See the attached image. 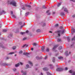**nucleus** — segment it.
Listing matches in <instances>:
<instances>
[{
  "mask_svg": "<svg viewBox=\"0 0 75 75\" xmlns=\"http://www.w3.org/2000/svg\"><path fill=\"white\" fill-rule=\"evenodd\" d=\"M57 33L58 34L57 36H56V38H59V37H60V34H64V30H59L57 31Z\"/></svg>",
  "mask_w": 75,
  "mask_h": 75,
  "instance_id": "f257e3e1",
  "label": "nucleus"
},
{
  "mask_svg": "<svg viewBox=\"0 0 75 75\" xmlns=\"http://www.w3.org/2000/svg\"><path fill=\"white\" fill-rule=\"evenodd\" d=\"M10 4H12V5H13V6L16 7L17 4L14 1H13L10 3Z\"/></svg>",
  "mask_w": 75,
  "mask_h": 75,
  "instance_id": "f03ea898",
  "label": "nucleus"
},
{
  "mask_svg": "<svg viewBox=\"0 0 75 75\" xmlns=\"http://www.w3.org/2000/svg\"><path fill=\"white\" fill-rule=\"evenodd\" d=\"M62 10H63L64 11H65L66 13H68V11L67 8L65 7H63L62 8Z\"/></svg>",
  "mask_w": 75,
  "mask_h": 75,
  "instance_id": "7ed1b4c3",
  "label": "nucleus"
},
{
  "mask_svg": "<svg viewBox=\"0 0 75 75\" xmlns=\"http://www.w3.org/2000/svg\"><path fill=\"white\" fill-rule=\"evenodd\" d=\"M56 71L59 72V71H63V69H62V68H58L56 69Z\"/></svg>",
  "mask_w": 75,
  "mask_h": 75,
  "instance_id": "20e7f679",
  "label": "nucleus"
},
{
  "mask_svg": "<svg viewBox=\"0 0 75 75\" xmlns=\"http://www.w3.org/2000/svg\"><path fill=\"white\" fill-rule=\"evenodd\" d=\"M69 72L70 73H71V74L72 73V75H75V71H73L71 70H70L69 71Z\"/></svg>",
  "mask_w": 75,
  "mask_h": 75,
  "instance_id": "39448f33",
  "label": "nucleus"
},
{
  "mask_svg": "<svg viewBox=\"0 0 75 75\" xmlns=\"http://www.w3.org/2000/svg\"><path fill=\"white\" fill-rule=\"evenodd\" d=\"M71 54V52H69V54L68 53V51H66L65 52V55L66 56V57H67V56H68L69 55V54Z\"/></svg>",
  "mask_w": 75,
  "mask_h": 75,
  "instance_id": "423d86ee",
  "label": "nucleus"
},
{
  "mask_svg": "<svg viewBox=\"0 0 75 75\" xmlns=\"http://www.w3.org/2000/svg\"><path fill=\"white\" fill-rule=\"evenodd\" d=\"M21 72L22 73H23L22 75H26V72H25V71H23V70L21 71Z\"/></svg>",
  "mask_w": 75,
  "mask_h": 75,
  "instance_id": "0eeeda50",
  "label": "nucleus"
},
{
  "mask_svg": "<svg viewBox=\"0 0 75 75\" xmlns=\"http://www.w3.org/2000/svg\"><path fill=\"white\" fill-rule=\"evenodd\" d=\"M71 32L72 33H75V28H71Z\"/></svg>",
  "mask_w": 75,
  "mask_h": 75,
  "instance_id": "6e6552de",
  "label": "nucleus"
},
{
  "mask_svg": "<svg viewBox=\"0 0 75 75\" xmlns=\"http://www.w3.org/2000/svg\"><path fill=\"white\" fill-rule=\"evenodd\" d=\"M58 47V45H57L54 46L52 49V50H54L56 48Z\"/></svg>",
  "mask_w": 75,
  "mask_h": 75,
  "instance_id": "1a4fd4ad",
  "label": "nucleus"
},
{
  "mask_svg": "<svg viewBox=\"0 0 75 75\" xmlns=\"http://www.w3.org/2000/svg\"><path fill=\"white\" fill-rule=\"evenodd\" d=\"M6 13V12L4 11H2L0 13V14L1 15L2 14H5Z\"/></svg>",
  "mask_w": 75,
  "mask_h": 75,
  "instance_id": "9d476101",
  "label": "nucleus"
},
{
  "mask_svg": "<svg viewBox=\"0 0 75 75\" xmlns=\"http://www.w3.org/2000/svg\"><path fill=\"white\" fill-rule=\"evenodd\" d=\"M43 71H48V68L46 67L44 68H43Z\"/></svg>",
  "mask_w": 75,
  "mask_h": 75,
  "instance_id": "9b49d317",
  "label": "nucleus"
},
{
  "mask_svg": "<svg viewBox=\"0 0 75 75\" xmlns=\"http://www.w3.org/2000/svg\"><path fill=\"white\" fill-rule=\"evenodd\" d=\"M23 54L26 56H28L29 55V53H27L26 52H24L23 53Z\"/></svg>",
  "mask_w": 75,
  "mask_h": 75,
  "instance_id": "f8f14e48",
  "label": "nucleus"
},
{
  "mask_svg": "<svg viewBox=\"0 0 75 75\" xmlns=\"http://www.w3.org/2000/svg\"><path fill=\"white\" fill-rule=\"evenodd\" d=\"M25 6H26L27 7H28V8H31V6L29 5H25Z\"/></svg>",
  "mask_w": 75,
  "mask_h": 75,
  "instance_id": "ddd939ff",
  "label": "nucleus"
},
{
  "mask_svg": "<svg viewBox=\"0 0 75 75\" xmlns=\"http://www.w3.org/2000/svg\"><path fill=\"white\" fill-rule=\"evenodd\" d=\"M45 48V47L44 46H43L42 47V51H44V49Z\"/></svg>",
  "mask_w": 75,
  "mask_h": 75,
  "instance_id": "4468645a",
  "label": "nucleus"
},
{
  "mask_svg": "<svg viewBox=\"0 0 75 75\" xmlns=\"http://www.w3.org/2000/svg\"><path fill=\"white\" fill-rule=\"evenodd\" d=\"M29 64H30L31 66H33V63L29 61Z\"/></svg>",
  "mask_w": 75,
  "mask_h": 75,
  "instance_id": "2eb2a0df",
  "label": "nucleus"
},
{
  "mask_svg": "<svg viewBox=\"0 0 75 75\" xmlns=\"http://www.w3.org/2000/svg\"><path fill=\"white\" fill-rule=\"evenodd\" d=\"M0 46L1 47H2V48H4V46H3V45L1 43H0Z\"/></svg>",
  "mask_w": 75,
  "mask_h": 75,
  "instance_id": "dca6fc26",
  "label": "nucleus"
},
{
  "mask_svg": "<svg viewBox=\"0 0 75 75\" xmlns=\"http://www.w3.org/2000/svg\"><path fill=\"white\" fill-rule=\"evenodd\" d=\"M28 46L26 44H25V45H24L22 47L23 48H24V47H27Z\"/></svg>",
  "mask_w": 75,
  "mask_h": 75,
  "instance_id": "f3484780",
  "label": "nucleus"
},
{
  "mask_svg": "<svg viewBox=\"0 0 75 75\" xmlns=\"http://www.w3.org/2000/svg\"><path fill=\"white\" fill-rule=\"evenodd\" d=\"M19 65H20V63H18L15 66L16 67H19Z\"/></svg>",
  "mask_w": 75,
  "mask_h": 75,
  "instance_id": "a211bd4d",
  "label": "nucleus"
},
{
  "mask_svg": "<svg viewBox=\"0 0 75 75\" xmlns=\"http://www.w3.org/2000/svg\"><path fill=\"white\" fill-rule=\"evenodd\" d=\"M12 17H13V18H16V16L14 15H13Z\"/></svg>",
  "mask_w": 75,
  "mask_h": 75,
  "instance_id": "6ab92c4d",
  "label": "nucleus"
},
{
  "mask_svg": "<svg viewBox=\"0 0 75 75\" xmlns=\"http://www.w3.org/2000/svg\"><path fill=\"white\" fill-rule=\"evenodd\" d=\"M11 37H12V34H10L8 36L9 38H11Z\"/></svg>",
  "mask_w": 75,
  "mask_h": 75,
  "instance_id": "aec40b11",
  "label": "nucleus"
},
{
  "mask_svg": "<svg viewBox=\"0 0 75 75\" xmlns=\"http://www.w3.org/2000/svg\"><path fill=\"white\" fill-rule=\"evenodd\" d=\"M14 54V52H11L9 54H8V55H12V54Z\"/></svg>",
  "mask_w": 75,
  "mask_h": 75,
  "instance_id": "412c9836",
  "label": "nucleus"
},
{
  "mask_svg": "<svg viewBox=\"0 0 75 75\" xmlns=\"http://www.w3.org/2000/svg\"><path fill=\"white\" fill-rule=\"evenodd\" d=\"M38 45V44L37 43H34L33 44V46H36V45Z\"/></svg>",
  "mask_w": 75,
  "mask_h": 75,
  "instance_id": "4be33fe9",
  "label": "nucleus"
},
{
  "mask_svg": "<svg viewBox=\"0 0 75 75\" xmlns=\"http://www.w3.org/2000/svg\"><path fill=\"white\" fill-rule=\"evenodd\" d=\"M61 5V3H59L57 4V7H59Z\"/></svg>",
  "mask_w": 75,
  "mask_h": 75,
  "instance_id": "5701e85b",
  "label": "nucleus"
},
{
  "mask_svg": "<svg viewBox=\"0 0 75 75\" xmlns=\"http://www.w3.org/2000/svg\"><path fill=\"white\" fill-rule=\"evenodd\" d=\"M58 58L59 59H62V58H63V57H58Z\"/></svg>",
  "mask_w": 75,
  "mask_h": 75,
  "instance_id": "b1692460",
  "label": "nucleus"
},
{
  "mask_svg": "<svg viewBox=\"0 0 75 75\" xmlns=\"http://www.w3.org/2000/svg\"><path fill=\"white\" fill-rule=\"evenodd\" d=\"M47 75H52L49 72H47L46 73Z\"/></svg>",
  "mask_w": 75,
  "mask_h": 75,
  "instance_id": "393cba45",
  "label": "nucleus"
},
{
  "mask_svg": "<svg viewBox=\"0 0 75 75\" xmlns=\"http://www.w3.org/2000/svg\"><path fill=\"white\" fill-rule=\"evenodd\" d=\"M55 57H53V62H55Z\"/></svg>",
  "mask_w": 75,
  "mask_h": 75,
  "instance_id": "a878e982",
  "label": "nucleus"
},
{
  "mask_svg": "<svg viewBox=\"0 0 75 75\" xmlns=\"http://www.w3.org/2000/svg\"><path fill=\"white\" fill-rule=\"evenodd\" d=\"M67 40L69 42H70V39L69 37H68L67 38Z\"/></svg>",
  "mask_w": 75,
  "mask_h": 75,
  "instance_id": "bb28decb",
  "label": "nucleus"
},
{
  "mask_svg": "<svg viewBox=\"0 0 75 75\" xmlns=\"http://www.w3.org/2000/svg\"><path fill=\"white\" fill-rule=\"evenodd\" d=\"M42 8H44V9H46V8H47V7L45 6L44 5L42 7Z\"/></svg>",
  "mask_w": 75,
  "mask_h": 75,
  "instance_id": "cd10ccee",
  "label": "nucleus"
},
{
  "mask_svg": "<svg viewBox=\"0 0 75 75\" xmlns=\"http://www.w3.org/2000/svg\"><path fill=\"white\" fill-rule=\"evenodd\" d=\"M61 14L62 15V16H64L65 15V14L64 12H61Z\"/></svg>",
  "mask_w": 75,
  "mask_h": 75,
  "instance_id": "c85d7f7f",
  "label": "nucleus"
},
{
  "mask_svg": "<svg viewBox=\"0 0 75 75\" xmlns=\"http://www.w3.org/2000/svg\"><path fill=\"white\" fill-rule=\"evenodd\" d=\"M28 14H29V12H27L25 13V16H27Z\"/></svg>",
  "mask_w": 75,
  "mask_h": 75,
  "instance_id": "c756f323",
  "label": "nucleus"
},
{
  "mask_svg": "<svg viewBox=\"0 0 75 75\" xmlns=\"http://www.w3.org/2000/svg\"><path fill=\"white\" fill-rule=\"evenodd\" d=\"M73 40H75V36L74 37V38H73L71 40L73 41Z\"/></svg>",
  "mask_w": 75,
  "mask_h": 75,
  "instance_id": "7c9ffc66",
  "label": "nucleus"
},
{
  "mask_svg": "<svg viewBox=\"0 0 75 75\" xmlns=\"http://www.w3.org/2000/svg\"><path fill=\"white\" fill-rule=\"evenodd\" d=\"M36 31L37 33H39V32H40V30L38 29L36 30Z\"/></svg>",
  "mask_w": 75,
  "mask_h": 75,
  "instance_id": "2f4dec72",
  "label": "nucleus"
},
{
  "mask_svg": "<svg viewBox=\"0 0 75 75\" xmlns=\"http://www.w3.org/2000/svg\"><path fill=\"white\" fill-rule=\"evenodd\" d=\"M61 49H62V46H60L59 47V50H61Z\"/></svg>",
  "mask_w": 75,
  "mask_h": 75,
  "instance_id": "473e14b6",
  "label": "nucleus"
},
{
  "mask_svg": "<svg viewBox=\"0 0 75 75\" xmlns=\"http://www.w3.org/2000/svg\"><path fill=\"white\" fill-rule=\"evenodd\" d=\"M7 29H5L3 30V32H5L7 31Z\"/></svg>",
  "mask_w": 75,
  "mask_h": 75,
  "instance_id": "72a5a7b5",
  "label": "nucleus"
},
{
  "mask_svg": "<svg viewBox=\"0 0 75 75\" xmlns=\"http://www.w3.org/2000/svg\"><path fill=\"white\" fill-rule=\"evenodd\" d=\"M36 59H39V57L38 56H37L36 57Z\"/></svg>",
  "mask_w": 75,
  "mask_h": 75,
  "instance_id": "f704fd0d",
  "label": "nucleus"
},
{
  "mask_svg": "<svg viewBox=\"0 0 75 75\" xmlns=\"http://www.w3.org/2000/svg\"><path fill=\"white\" fill-rule=\"evenodd\" d=\"M16 48V46H14L13 47V50H15Z\"/></svg>",
  "mask_w": 75,
  "mask_h": 75,
  "instance_id": "c9c22d12",
  "label": "nucleus"
},
{
  "mask_svg": "<svg viewBox=\"0 0 75 75\" xmlns=\"http://www.w3.org/2000/svg\"><path fill=\"white\" fill-rule=\"evenodd\" d=\"M25 32H21V34H22V35H23V34H25Z\"/></svg>",
  "mask_w": 75,
  "mask_h": 75,
  "instance_id": "e433bc0d",
  "label": "nucleus"
},
{
  "mask_svg": "<svg viewBox=\"0 0 75 75\" xmlns=\"http://www.w3.org/2000/svg\"><path fill=\"white\" fill-rule=\"evenodd\" d=\"M46 51L47 52H48V51H49V48H47Z\"/></svg>",
  "mask_w": 75,
  "mask_h": 75,
  "instance_id": "4c0bfd02",
  "label": "nucleus"
},
{
  "mask_svg": "<svg viewBox=\"0 0 75 75\" xmlns=\"http://www.w3.org/2000/svg\"><path fill=\"white\" fill-rule=\"evenodd\" d=\"M19 53L20 54H22L23 53V51L21 50L19 52Z\"/></svg>",
  "mask_w": 75,
  "mask_h": 75,
  "instance_id": "58836bf2",
  "label": "nucleus"
},
{
  "mask_svg": "<svg viewBox=\"0 0 75 75\" xmlns=\"http://www.w3.org/2000/svg\"><path fill=\"white\" fill-rule=\"evenodd\" d=\"M60 41H61V39H57V41L58 42Z\"/></svg>",
  "mask_w": 75,
  "mask_h": 75,
  "instance_id": "ea45409f",
  "label": "nucleus"
},
{
  "mask_svg": "<svg viewBox=\"0 0 75 75\" xmlns=\"http://www.w3.org/2000/svg\"><path fill=\"white\" fill-rule=\"evenodd\" d=\"M58 24H56L55 25V27H58Z\"/></svg>",
  "mask_w": 75,
  "mask_h": 75,
  "instance_id": "a19ab883",
  "label": "nucleus"
},
{
  "mask_svg": "<svg viewBox=\"0 0 75 75\" xmlns=\"http://www.w3.org/2000/svg\"><path fill=\"white\" fill-rule=\"evenodd\" d=\"M46 25L45 23H43V25H42V26L44 27V26H45Z\"/></svg>",
  "mask_w": 75,
  "mask_h": 75,
  "instance_id": "79ce46f5",
  "label": "nucleus"
},
{
  "mask_svg": "<svg viewBox=\"0 0 75 75\" xmlns=\"http://www.w3.org/2000/svg\"><path fill=\"white\" fill-rule=\"evenodd\" d=\"M26 39H27V38H24L23 39V40H26Z\"/></svg>",
  "mask_w": 75,
  "mask_h": 75,
  "instance_id": "37998d69",
  "label": "nucleus"
},
{
  "mask_svg": "<svg viewBox=\"0 0 75 75\" xmlns=\"http://www.w3.org/2000/svg\"><path fill=\"white\" fill-rule=\"evenodd\" d=\"M22 10H25V7H23L22 8Z\"/></svg>",
  "mask_w": 75,
  "mask_h": 75,
  "instance_id": "c03bdc74",
  "label": "nucleus"
},
{
  "mask_svg": "<svg viewBox=\"0 0 75 75\" xmlns=\"http://www.w3.org/2000/svg\"><path fill=\"white\" fill-rule=\"evenodd\" d=\"M26 67H27V68H29V65L27 64V65H26Z\"/></svg>",
  "mask_w": 75,
  "mask_h": 75,
  "instance_id": "a18cd8bd",
  "label": "nucleus"
},
{
  "mask_svg": "<svg viewBox=\"0 0 75 75\" xmlns=\"http://www.w3.org/2000/svg\"><path fill=\"white\" fill-rule=\"evenodd\" d=\"M13 71H14L15 72L16 71V69H13Z\"/></svg>",
  "mask_w": 75,
  "mask_h": 75,
  "instance_id": "49530a36",
  "label": "nucleus"
},
{
  "mask_svg": "<svg viewBox=\"0 0 75 75\" xmlns=\"http://www.w3.org/2000/svg\"><path fill=\"white\" fill-rule=\"evenodd\" d=\"M70 1H73V2H75V0H70Z\"/></svg>",
  "mask_w": 75,
  "mask_h": 75,
  "instance_id": "de8ad7c7",
  "label": "nucleus"
},
{
  "mask_svg": "<svg viewBox=\"0 0 75 75\" xmlns=\"http://www.w3.org/2000/svg\"><path fill=\"white\" fill-rule=\"evenodd\" d=\"M48 57L47 56H46L45 58V59H47V57Z\"/></svg>",
  "mask_w": 75,
  "mask_h": 75,
  "instance_id": "09e8293b",
  "label": "nucleus"
},
{
  "mask_svg": "<svg viewBox=\"0 0 75 75\" xmlns=\"http://www.w3.org/2000/svg\"><path fill=\"white\" fill-rule=\"evenodd\" d=\"M68 69L67 67L65 68V70H68Z\"/></svg>",
  "mask_w": 75,
  "mask_h": 75,
  "instance_id": "8fccbe9b",
  "label": "nucleus"
},
{
  "mask_svg": "<svg viewBox=\"0 0 75 75\" xmlns=\"http://www.w3.org/2000/svg\"><path fill=\"white\" fill-rule=\"evenodd\" d=\"M19 24L20 25H21V24H22V22H20L19 23Z\"/></svg>",
  "mask_w": 75,
  "mask_h": 75,
  "instance_id": "3c124183",
  "label": "nucleus"
},
{
  "mask_svg": "<svg viewBox=\"0 0 75 75\" xmlns=\"http://www.w3.org/2000/svg\"><path fill=\"white\" fill-rule=\"evenodd\" d=\"M74 47V45H71V47L72 48V47Z\"/></svg>",
  "mask_w": 75,
  "mask_h": 75,
  "instance_id": "603ef678",
  "label": "nucleus"
},
{
  "mask_svg": "<svg viewBox=\"0 0 75 75\" xmlns=\"http://www.w3.org/2000/svg\"><path fill=\"white\" fill-rule=\"evenodd\" d=\"M63 28V27H62V26H61L60 27V29H62Z\"/></svg>",
  "mask_w": 75,
  "mask_h": 75,
  "instance_id": "864d4df0",
  "label": "nucleus"
},
{
  "mask_svg": "<svg viewBox=\"0 0 75 75\" xmlns=\"http://www.w3.org/2000/svg\"><path fill=\"white\" fill-rule=\"evenodd\" d=\"M20 64H21V65H23V63L21 62L20 63Z\"/></svg>",
  "mask_w": 75,
  "mask_h": 75,
  "instance_id": "5fc2aeb1",
  "label": "nucleus"
},
{
  "mask_svg": "<svg viewBox=\"0 0 75 75\" xmlns=\"http://www.w3.org/2000/svg\"><path fill=\"white\" fill-rule=\"evenodd\" d=\"M75 17V15H73L72 17H73V18H74V17Z\"/></svg>",
  "mask_w": 75,
  "mask_h": 75,
  "instance_id": "6e6d98bb",
  "label": "nucleus"
},
{
  "mask_svg": "<svg viewBox=\"0 0 75 75\" xmlns=\"http://www.w3.org/2000/svg\"><path fill=\"white\" fill-rule=\"evenodd\" d=\"M10 58H9L8 57H6V59H8Z\"/></svg>",
  "mask_w": 75,
  "mask_h": 75,
  "instance_id": "4d7b16f0",
  "label": "nucleus"
},
{
  "mask_svg": "<svg viewBox=\"0 0 75 75\" xmlns=\"http://www.w3.org/2000/svg\"><path fill=\"white\" fill-rule=\"evenodd\" d=\"M49 11H50V10H48V11H46V13H48V12H49Z\"/></svg>",
  "mask_w": 75,
  "mask_h": 75,
  "instance_id": "13d9d810",
  "label": "nucleus"
},
{
  "mask_svg": "<svg viewBox=\"0 0 75 75\" xmlns=\"http://www.w3.org/2000/svg\"><path fill=\"white\" fill-rule=\"evenodd\" d=\"M11 14H13V11H11Z\"/></svg>",
  "mask_w": 75,
  "mask_h": 75,
  "instance_id": "bf43d9fd",
  "label": "nucleus"
},
{
  "mask_svg": "<svg viewBox=\"0 0 75 75\" xmlns=\"http://www.w3.org/2000/svg\"><path fill=\"white\" fill-rule=\"evenodd\" d=\"M26 33H28V30H27L26 31Z\"/></svg>",
  "mask_w": 75,
  "mask_h": 75,
  "instance_id": "052dcab7",
  "label": "nucleus"
},
{
  "mask_svg": "<svg viewBox=\"0 0 75 75\" xmlns=\"http://www.w3.org/2000/svg\"><path fill=\"white\" fill-rule=\"evenodd\" d=\"M40 75H43V74H42V73H41Z\"/></svg>",
  "mask_w": 75,
  "mask_h": 75,
  "instance_id": "680f3d73",
  "label": "nucleus"
},
{
  "mask_svg": "<svg viewBox=\"0 0 75 75\" xmlns=\"http://www.w3.org/2000/svg\"><path fill=\"white\" fill-rule=\"evenodd\" d=\"M50 13H48V15H50Z\"/></svg>",
  "mask_w": 75,
  "mask_h": 75,
  "instance_id": "e2e57ef3",
  "label": "nucleus"
},
{
  "mask_svg": "<svg viewBox=\"0 0 75 75\" xmlns=\"http://www.w3.org/2000/svg\"><path fill=\"white\" fill-rule=\"evenodd\" d=\"M31 50L33 51V48H31Z\"/></svg>",
  "mask_w": 75,
  "mask_h": 75,
  "instance_id": "0e129e2a",
  "label": "nucleus"
},
{
  "mask_svg": "<svg viewBox=\"0 0 75 75\" xmlns=\"http://www.w3.org/2000/svg\"><path fill=\"white\" fill-rule=\"evenodd\" d=\"M24 25H22L21 26V27H23V26Z\"/></svg>",
  "mask_w": 75,
  "mask_h": 75,
  "instance_id": "69168bd1",
  "label": "nucleus"
},
{
  "mask_svg": "<svg viewBox=\"0 0 75 75\" xmlns=\"http://www.w3.org/2000/svg\"><path fill=\"white\" fill-rule=\"evenodd\" d=\"M49 33H52V31H49Z\"/></svg>",
  "mask_w": 75,
  "mask_h": 75,
  "instance_id": "338daca9",
  "label": "nucleus"
},
{
  "mask_svg": "<svg viewBox=\"0 0 75 75\" xmlns=\"http://www.w3.org/2000/svg\"><path fill=\"white\" fill-rule=\"evenodd\" d=\"M50 67H51V66H52V65L50 64Z\"/></svg>",
  "mask_w": 75,
  "mask_h": 75,
  "instance_id": "774afa93",
  "label": "nucleus"
}]
</instances>
